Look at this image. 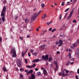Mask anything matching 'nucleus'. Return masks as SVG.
I'll list each match as a JSON object with an SVG mask.
<instances>
[{"label": "nucleus", "mask_w": 79, "mask_h": 79, "mask_svg": "<svg viewBox=\"0 0 79 79\" xmlns=\"http://www.w3.org/2000/svg\"><path fill=\"white\" fill-rule=\"evenodd\" d=\"M20 77L21 79H22L23 77V75H22V74H20Z\"/></svg>", "instance_id": "obj_25"}, {"label": "nucleus", "mask_w": 79, "mask_h": 79, "mask_svg": "<svg viewBox=\"0 0 79 79\" xmlns=\"http://www.w3.org/2000/svg\"><path fill=\"white\" fill-rule=\"evenodd\" d=\"M62 6H64V2H62L61 4Z\"/></svg>", "instance_id": "obj_31"}, {"label": "nucleus", "mask_w": 79, "mask_h": 79, "mask_svg": "<svg viewBox=\"0 0 79 79\" xmlns=\"http://www.w3.org/2000/svg\"><path fill=\"white\" fill-rule=\"evenodd\" d=\"M32 55H34L35 56H37V53L35 52V53H32Z\"/></svg>", "instance_id": "obj_26"}, {"label": "nucleus", "mask_w": 79, "mask_h": 79, "mask_svg": "<svg viewBox=\"0 0 79 79\" xmlns=\"http://www.w3.org/2000/svg\"><path fill=\"white\" fill-rule=\"evenodd\" d=\"M28 50V49H27L26 52H25V54H26V53H27V52Z\"/></svg>", "instance_id": "obj_54"}, {"label": "nucleus", "mask_w": 79, "mask_h": 79, "mask_svg": "<svg viewBox=\"0 0 79 79\" xmlns=\"http://www.w3.org/2000/svg\"><path fill=\"white\" fill-rule=\"evenodd\" d=\"M69 10V8H68L67 9H66L65 11V12H67V11H68Z\"/></svg>", "instance_id": "obj_32"}, {"label": "nucleus", "mask_w": 79, "mask_h": 79, "mask_svg": "<svg viewBox=\"0 0 79 79\" xmlns=\"http://www.w3.org/2000/svg\"><path fill=\"white\" fill-rule=\"evenodd\" d=\"M52 30V28H50L49 29V31H51V30Z\"/></svg>", "instance_id": "obj_39"}, {"label": "nucleus", "mask_w": 79, "mask_h": 79, "mask_svg": "<svg viewBox=\"0 0 79 79\" xmlns=\"http://www.w3.org/2000/svg\"><path fill=\"white\" fill-rule=\"evenodd\" d=\"M20 71H24V69H23V68H21L20 70Z\"/></svg>", "instance_id": "obj_34"}, {"label": "nucleus", "mask_w": 79, "mask_h": 79, "mask_svg": "<svg viewBox=\"0 0 79 79\" xmlns=\"http://www.w3.org/2000/svg\"><path fill=\"white\" fill-rule=\"evenodd\" d=\"M69 58H71V55L70 53H69Z\"/></svg>", "instance_id": "obj_29"}, {"label": "nucleus", "mask_w": 79, "mask_h": 79, "mask_svg": "<svg viewBox=\"0 0 79 79\" xmlns=\"http://www.w3.org/2000/svg\"><path fill=\"white\" fill-rule=\"evenodd\" d=\"M74 11V10H73L69 14V16L68 17V19H71V18L72 17V15H73V12Z\"/></svg>", "instance_id": "obj_7"}, {"label": "nucleus", "mask_w": 79, "mask_h": 79, "mask_svg": "<svg viewBox=\"0 0 79 79\" xmlns=\"http://www.w3.org/2000/svg\"><path fill=\"white\" fill-rule=\"evenodd\" d=\"M28 31H29V32H31V31H32V29H31L30 30H29Z\"/></svg>", "instance_id": "obj_60"}, {"label": "nucleus", "mask_w": 79, "mask_h": 79, "mask_svg": "<svg viewBox=\"0 0 79 79\" xmlns=\"http://www.w3.org/2000/svg\"><path fill=\"white\" fill-rule=\"evenodd\" d=\"M55 37H56L55 35H54V36H53V38H55Z\"/></svg>", "instance_id": "obj_61"}, {"label": "nucleus", "mask_w": 79, "mask_h": 79, "mask_svg": "<svg viewBox=\"0 0 79 79\" xmlns=\"http://www.w3.org/2000/svg\"><path fill=\"white\" fill-rule=\"evenodd\" d=\"M48 56L49 55H47L45 56L44 55L42 56V58L43 60H48Z\"/></svg>", "instance_id": "obj_5"}, {"label": "nucleus", "mask_w": 79, "mask_h": 79, "mask_svg": "<svg viewBox=\"0 0 79 79\" xmlns=\"http://www.w3.org/2000/svg\"><path fill=\"white\" fill-rule=\"evenodd\" d=\"M2 39L1 37H0V42H2Z\"/></svg>", "instance_id": "obj_45"}, {"label": "nucleus", "mask_w": 79, "mask_h": 79, "mask_svg": "<svg viewBox=\"0 0 79 79\" xmlns=\"http://www.w3.org/2000/svg\"><path fill=\"white\" fill-rule=\"evenodd\" d=\"M65 64L67 66H68L69 64V61H68L67 62H66Z\"/></svg>", "instance_id": "obj_19"}, {"label": "nucleus", "mask_w": 79, "mask_h": 79, "mask_svg": "<svg viewBox=\"0 0 79 79\" xmlns=\"http://www.w3.org/2000/svg\"><path fill=\"white\" fill-rule=\"evenodd\" d=\"M76 22V20H74L73 21V23H75Z\"/></svg>", "instance_id": "obj_41"}, {"label": "nucleus", "mask_w": 79, "mask_h": 79, "mask_svg": "<svg viewBox=\"0 0 79 79\" xmlns=\"http://www.w3.org/2000/svg\"><path fill=\"white\" fill-rule=\"evenodd\" d=\"M64 71H65L66 73H69V71L67 70L64 69Z\"/></svg>", "instance_id": "obj_30"}, {"label": "nucleus", "mask_w": 79, "mask_h": 79, "mask_svg": "<svg viewBox=\"0 0 79 79\" xmlns=\"http://www.w3.org/2000/svg\"><path fill=\"white\" fill-rule=\"evenodd\" d=\"M36 66V64H34L32 65H27L26 66V67L27 68H34V67H35Z\"/></svg>", "instance_id": "obj_6"}, {"label": "nucleus", "mask_w": 79, "mask_h": 79, "mask_svg": "<svg viewBox=\"0 0 79 79\" xmlns=\"http://www.w3.org/2000/svg\"><path fill=\"white\" fill-rule=\"evenodd\" d=\"M54 63L55 64H56L58 63V62H57V61L55 60L54 61Z\"/></svg>", "instance_id": "obj_27"}, {"label": "nucleus", "mask_w": 79, "mask_h": 79, "mask_svg": "<svg viewBox=\"0 0 79 79\" xmlns=\"http://www.w3.org/2000/svg\"><path fill=\"white\" fill-rule=\"evenodd\" d=\"M19 39H21V40H23V37H19Z\"/></svg>", "instance_id": "obj_47"}, {"label": "nucleus", "mask_w": 79, "mask_h": 79, "mask_svg": "<svg viewBox=\"0 0 79 79\" xmlns=\"http://www.w3.org/2000/svg\"><path fill=\"white\" fill-rule=\"evenodd\" d=\"M41 6L42 8H44V7L45 6V4H44L43 3H42L41 4Z\"/></svg>", "instance_id": "obj_20"}, {"label": "nucleus", "mask_w": 79, "mask_h": 79, "mask_svg": "<svg viewBox=\"0 0 79 79\" xmlns=\"http://www.w3.org/2000/svg\"><path fill=\"white\" fill-rule=\"evenodd\" d=\"M60 52L59 51L57 52V54H60Z\"/></svg>", "instance_id": "obj_48"}, {"label": "nucleus", "mask_w": 79, "mask_h": 79, "mask_svg": "<svg viewBox=\"0 0 79 79\" xmlns=\"http://www.w3.org/2000/svg\"><path fill=\"white\" fill-rule=\"evenodd\" d=\"M56 31V28H54L51 31L52 32H55V31Z\"/></svg>", "instance_id": "obj_22"}, {"label": "nucleus", "mask_w": 79, "mask_h": 79, "mask_svg": "<svg viewBox=\"0 0 79 79\" xmlns=\"http://www.w3.org/2000/svg\"><path fill=\"white\" fill-rule=\"evenodd\" d=\"M77 43H79V39H78L77 40Z\"/></svg>", "instance_id": "obj_51"}, {"label": "nucleus", "mask_w": 79, "mask_h": 79, "mask_svg": "<svg viewBox=\"0 0 79 79\" xmlns=\"http://www.w3.org/2000/svg\"><path fill=\"white\" fill-rule=\"evenodd\" d=\"M38 70H39V69H38L37 68H36L35 69V70L36 71H38Z\"/></svg>", "instance_id": "obj_44"}, {"label": "nucleus", "mask_w": 79, "mask_h": 79, "mask_svg": "<svg viewBox=\"0 0 79 79\" xmlns=\"http://www.w3.org/2000/svg\"><path fill=\"white\" fill-rule=\"evenodd\" d=\"M41 69H43V71H44V70H45V69H44V68L43 67L41 68Z\"/></svg>", "instance_id": "obj_56"}, {"label": "nucleus", "mask_w": 79, "mask_h": 79, "mask_svg": "<svg viewBox=\"0 0 79 79\" xmlns=\"http://www.w3.org/2000/svg\"><path fill=\"white\" fill-rule=\"evenodd\" d=\"M77 47V45L75 43L72 44V46H71V48L72 49H73V48H75Z\"/></svg>", "instance_id": "obj_11"}, {"label": "nucleus", "mask_w": 79, "mask_h": 79, "mask_svg": "<svg viewBox=\"0 0 79 79\" xmlns=\"http://www.w3.org/2000/svg\"><path fill=\"white\" fill-rule=\"evenodd\" d=\"M25 62H26V64H27V59H25Z\"/></svg>", "instance_id": "obj_37"}, {"label": "nucleus", "mask_w": 79, "mask_h": 79, "mask_svg": "<svg viewBox=\"0 0 79 79\" xmlns=\"http://www.w3.org/2000/svg\"><path fill=\"white\" fill-rule=\"evenodd\" d=\"M69 52H71V49H69Z\"/></svg>", "instance_id": "obj_59"}, {"label": "nucleus", "mask_w": 79, "mask_h": 79, "mask_svg": "<svg viewBox=\"0 0 79 79\" xmlns=\"http://www.w3.org/2000/svg\"><path fill=\"white\" fill-rule=\"evenodd\" d=\"M41 74V73L40 72H37V74H38V75H40Z\"/></svg>", "instance_id": "obj_35"}, {"label": "nucleus", "mask_w": 79, "mask_h": 79, "mask_svg": "<svg viewBox=\"0 0 79 79\" xmlns=\"http://www.w3.org/2000/svg\"><path fill=\"white\" fill-rule=\"evenodd\" d=\"M24 53V52H22V55L23 57V56H24V55H25V53Z\"/></svg>", "instance_id": "obj_21"}, {"label": "nucleus", "mask_w": 79, "mask_h": 79, "mask_svg": "<svg viewBox=\"0 0 79 79\" xmlns=\"http://www.w3.org/2000/svg\"><path fill=\"white\" fill-rule=\"evenodd\" d=\"M73 63H74L73 62H72L71 63V64H73Z\"/></svg>", "instance_id": "obj_63"}, {"label": "nucleus", "mask_w": 79, "mask_h": 79, "mask_svg": "<svg viewBox=\"0 0 79 79\" xmlns=\"http://www.w3.org/2000/svg\"><path fill=\"white\" fill-rule=\"evenodd\" d=\"M30 52L31 53H33L34 52V50L32 49H31L30 50Z\"/></svg>", "instance_id": "obj_28"}, {"label": "nucleus", "mask_w": 79, "mask_h": 79, "mask_svg": "<svg viewBox=\"0 0 79 79\" xmlns=\"http://www.w3.org/2000/svg\"><path fill=\"white\" fill-rule=\"evenodd\" d=\"M6 6H4L2 10V12L1 13V16L2 18V19L3 22L5 21V14L6 13Z\"/></svg>", "instance_id": "obj_1"}, {"label": "nucleus", "mask_w": 79, "mask_h": 79, "mask_svg": "<svg viewBox=\"0 0 79 79\" xmlns=\"http://www.w3.org/2000/svg\"><path fill=\"white\" fill-rule=\"evenodd\" d=\"M36 30L37 31H39V28H37L36 29Z\"/></svg>", "instance_id": "obj_57"}, {"label": "nucleus", "mask_w": 79, "mask_h": 79, "mask_svg": "<svg viewBox=\"0 0 79 79\" xmlns=\"http://www.w3.org/2000/svg\"><path fill=\"white\" fill-rule=\"evenodd\" d=\"M62 16V15L61 14L60 16V21L61 20V19L62 18V17L61 16Z\"/></svg>", "instance_id": "obj_33"}, {"label": "nucleus", "mask_w": 79, "mask_h": 79, "mask_svg": "<svg viewBox=\"0 0 79 79\" xmlns=\"http://www.w3.org/2000/svg\"><path fill=\"white\" fill-rule=\"evenodd\" d=\"M25 72H26V73H29V72H28V70H25Z\"/></svg>", "instance_id": "obj_46"}, {"label": "nucleus", "mask_w": 79, "mask_h": 79, "mask_svg": "<svg viewBox=\"0 0 79 79\" xmlns=\"http://www.w3.org/2000/svg\"><path fill=\"white\" fill-rule=\"evenodd\" d=\"M55 64L56 66V68L55 69V71H57L58 69V68H59V64H58V63H57L56 64Z\"/></svg>", "instance_id": "obj_9"}, {"label": "nucleus", "mask_w": 79, "mask_h": 79, "mask_svg": "<svg viewBox=\"0 0 79 79\" xmlns=\"http://www.w3.org/2000/svg\"><path fill=\"white\" fill-rule=\"evenodd\" d=\"M62 30H63V28H60L59 29V30L60 31H61Z\"/></svg>", "instance_id": "obj_50"}, {"label": "nucleus", "mask_w": 79, "mask_h": 79, "mask_svg": "<svg viewBox=\"0 0 79 79\" xmlns=\"http://www.w3.org/2000/svg\"><path fill=\"white\" fill-rule=\"evenodd\" d=\"M40 28H41V26H40L38 27V29H40Z\"/></svg>", "instance_id": "obj_62"}, {"label": "nucleus", "mask_w": 79, "mask_h": 79, "mask_svg": "<svg viewBox=\"0 0 79 79\" xmlns=\"http://www.w3.org/2000/svg\"><path fill=\"white\" fill-rule=\"evenodd\" d=\"M15 19H18V16H15Z\"/></svg>", "instance_id": "obj_40"}, {"label": "nucleus", "mask_w": 79, "mask_h": 79, "mask_svg": "<svg viewBox=\"0 0 79 79\" xmlns=\"http://www.w3.org/2000/svg\"><path fill=\"white\" fill-rule=\"evenodd\" d=\"M59 44L58 42H57L56 43V45H58Z\"/></svg>", "instance_id": "obj_52"}, {"label": "nucleus", "mask_w": 79, "mask_h": 79, "mask_svg": "<svg viewBox=\"0 0 79 79\" xmlns=\"http://www.w3.org/2000/svg\"><path fill=\"white\" fill-rule=\"evenodd\" d=\"M29 19H28V18H27V19H25V23H27L29 22Z\"/></svg>", "instance_id": "obj_17"}, {"label": "nucleus", "mask_w": 79, "mask_h": 79, "mask_svg": "<svg viewBox=\"0 0 79 79\" xmlns=\"http://www.w3.org/2000/svg\"><path fill=\"white\" fill-rule=\"evenodd\" d=\"M69 75L68 74H64V73H63V74H62V76L63 77H64V76H68Z\"/></svg>", "instance_id": "obj_18"}, {"label": "nucleus", "mask_w": 79, "mask_h": 79, "mask_svg": "<svg viewBox=\"0 0 79 79\" xmlns=\"http://www.w3.org/2000/svg\"><path fill=\"white\" fill-rule=\"evenodd\" d=\"M29 37H30V35H27V38H29Z\"/></svg>", "instance_id": "obj_53"}, {"label": "nucleus", "mask_w": 79, "mask_h": 79, "mask_svg": "<svg viewBox=\"0 0 79 79\" xmlns=\"http://www.w3.org/2000/svg\"><path fill=\"white\" fill-rule=\"evenodd\" d=\"M59 75L60 76H61L62 75V73H59Z\"/></svg>", "instance_id": "obj_55"}, {"label": "nucleus", "mask_w": 79, "mask_h": 79, "mask_svg": "<svg viewBox=\"0 0 79 79\" xmlns=\"http://www.w3.org/2000/svg\"><path fill=\"white\" fill-rule=\"evenodd\" d=\"M3 69L4 71H6V68L5 67H4L3 68Z\"/></svg>", "instance_id": "obj_24"}, {"label": "nucleus", "mask_w": 79, "mask_h": 79, "mask_svg": "<svg viewBox=\"0 0 79 79\" xmlns=\"http://www.w3.org/2000/svg\"><path fill=\"white\" fill-rule=\"evenodd\" d=\"M59 44L58 45V47H60V46H61L62 45H63V40H59Z\"/></svg>", "instance_id": "obj_10"}, {"label": "nucleus", "mask_w": 79, "mask_h": 79, "mask_svg": "<svg viewBox=\"0 0 79 79\" xmlns=\"http://www.w3.org/2000/svg\"><path fill=\"white\" fill-rule=\"evenodd\" d=\"M51 23H52V22H50V23H47V24H48V26Z\"/></svg>", "instance_id": "obj_43"}, {"label": "nucleus", "mask_w": 79, "mask_h": 79, "mask_svg": "<svg viewBox=\"0 0 79 79\" xmlns=\"http://www.w3.org/2000/svg\"><path fill=\"white\" fill-rule=\"evenodd\" d=\"M67 15H68V13H67L66 14H65V16H64V18H66V16H67Z\"/></svg>", "instance_id": "obj_38"}, {"label": "nucleus", "mask_w": 79, "mask_h": 79, "mask_svg": "<svg viewBox=\"0 0 79 79\" xmlns=\"http://www.w3.org/2000/svg\"><path fill=\"white\" fill-rule=\"evenodd\" d=\"M52 58L51 57H50L49 58V61H52Z\"/></svg>", "instance_id": "obj_23"}, {"label": "nucleus", "mask_w": 79, "mask_h": 79, "mask_svg": "<svg viewBox=\"0 0 79 79\" xmlns=\"http://www.w3.org/2000/svg\"><path fill=\"white\" fill-rule=\"evenodd\" d=\"M40 60L39 59H36L35 60H34L33 61H32V63H35V62H38L39 61H40Z\"/></svg>", "instance_id": "obj_12"}, {"label": "nucleus", "mask_w": 79, "mask_h": 79, "mask_svg": "<svg viewBox=\"0 0 79 79\" xmlns=\"http://www.w3.org/2000/svg\"><path fill=\"white\" fill-rule=\"evenodd\" d=\"M45 47H46V45L44 44V45L41 46H40V48L41 49H44V48H45Z\"/></svg>", "instance_id": "obj_16"}, {"label": "nucleus", "mask_w": 79, "mask_h": 79, "mask_svg": "<svg viewBox=\"0 0 79 79\" xmlns=\"http://www.w3.org/2000/svg\"><path fill=\"white\" fill-rule=\"evenodd\" d=\"M35 76L33 74H31V76L28 79H35Z\"/></svg>", "instance_id": "obj_8"}, {"label": "nucleus", "mask_w": 79, "mask_h": 79, "mask_svg": "<svg viewBox=\"0 0 79 79\" xmlns=\"http://www.w3.org/2000/svg\"><path fill=\"white\" fill-rule=\"evenodd\" d=\"M47 30H44L43 31L44 33L43 34H45V32H47Z\"/></svg>", "instance_id": "obj_36"}, {"label": "nucleus", "mask_w": 79, "mask_h": 79, "mask_svg": "<svg viewBox=\"0 0 79 79\" xmlns=\"http://www.w3.org/2000/svg\"><path fill=\"white\" fill-rule=\"evenodd\" d=\"M33 73V70H31L27 73V75H29V74H31Z\"/></svg>", "instance_id": "obj_13"}, {"label": "nucleus", "mask_w": 79, "mask_h": 79, "mask_svg": "<svg viewBox=\"0 0 79 79\" xmlns=\"http://www.w3.org/2000/svg\"><path fill=\"white\" fill-rule=\"evenodd\" d=\"M46 64L48 66V63L46 62Z\"/></svg>", "instance_id": "obj_58"}, {"label": "nucleus", "mask_w": 79, "mask_h": 79, "mask_svg": "<svg viewBox=\"0 0 79 79\" xmlns=\"http://www.w3.org/2000/svg\"><path fill=\"white\" fill-rule=\"evenodd\" d=\"M16 63L18 66L19 67H20L22 64L21 61V60L19 59H17L16 60Z\"/></svg>", "instance_id": "obj_4"}, {"label": "nucleus", "mask_w": 79, "mask_h": 79, "mask_svg": "<svg viewBox=\"0 0 79 79\" xmlns=\"http://www.w3.org/2000/svg\"><path fill=\"white\" fill-rule=\"evenodd\" d=\"M16 51L15 49V48L13 47V48L11 49L10 53H11V54H13L12 55V56H13V57L15 58L16 57L17 55H16Z\"/></svg>", "instance_id": "obj_3"}, {"label": "nucleus", "mask_w": 79, "mask_h": 79, "mask_svg": "<svg viewBox=\"0 0 79 79\" xmlns=\"http://www.w3.org/2000/svg\"><path fill=\"white\" fill-rule=\"evenodd\" d=\"M47 15L44 14L43 16L41 17V19H43V18H44V19H45V18H47Z\"/></svg>", "instance_id": "obj_14"}, {"label": "nucleus", "mask_w": 79, "mask_h": 79, "mask_svg": "<svg viewBox=\"0 0 79 79\" xmlns=\"http://www.w3.org/2000/svg\"><path fill=\"white\" fill-rule=\"evenodd\" d=\"M66 51H68V49H66Z\"/></svg>", "instance_id": "obj_64"}, {"label": "nucleus", "mask_w": 79, "mask_h": 79, "mask_svg": "<svg viewBox=\"0 0 79 79\" xmlns=\"http://www.w3.org/2000/svg\"><path fill=\"white\" fill-rule=\"evenodd\" d=\"M28 55L29 56V57L31 56V54L29 53H28Z\"/></svg>", "instance_id": "obj_49"}, {"label": "nucleus", "mask_w": 79, "mask_h": 79, "mask_svg": "<svg viewBox=\"0 0 79 79\" xmlns=\"http://www.w3.org/2000/svg\"><path fill=\"white\" fill-rule=\"evenodd\" d=\"M76 78L77 79H79V78L78 77V76H77V75H76Z\"/></svg>", "instance_id": "obj_42"}, {"label": "nucleus", "mask_w": 79, "mask_h": 79, "mask_svg": "<svg viewBox=\"0 0 79 79\" xmlns=\"http://www.w3.org/2000/svg\"><path fill=\"white\" fill-rule=\"evenodd\" d=\"M42 11V10H41L38 13V14L37 13H35L33 14V15L32 16L31 18V22L34 21L35 19L37 16H38V15H39Z\"/></svg>", "instance_id": "obj_2"}, {"label": "nucleus", "mask_w": 79, "mask_h": 79, "mask_svg": "<svg viewBox=\"0 0 79 79\" xmlns=\"http://www.w3.org/2000/svg\"><path fill=\"white\" fill-rule=\"evenodd\" d=\"M43 73L44 75L45 76H47V70H44Z\"/></svg>", "instance_id": "obj_15"}]
</instances>
